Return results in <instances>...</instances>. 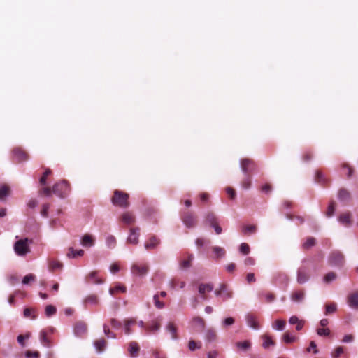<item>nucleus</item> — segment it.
I'll list each match as a JSON object with an SVG mask.
<instances>
[{"label": "nucleus", "mask_w": 358, "mask_h": 358, "mask_svg": "<svg viewBox=\"0 0 358 358\" xmlns=\"http://www.w3.org/2000/svg\"><path fill=\"white\" fill-rule=\"evenodd\" d=\"M47 331L41 330L40 332V341L46 347L51 348L52 346V343L51 341L47 336Z\"/></svg>", "instance_id": "aec40b11"}, {"label": "nucleus", "mask_w": 358, "mask_h": 358, "mask_svg": "<svg viewBox=\"0 0 358 358\" xmlns=\"http://www.w3.org/2000/svg\"><path fill=\"white\" fill-rule=\"evenodd\" d=\"M317 334L320 336H327L330 334V330L328 328H318L317 329Z\"/></svg>", "instance_id": "13d9d810"}, {"label": "nucleus", "mask_w": 358, "mask_h": 358, "mask_svg": "<svg viewBox=\"0 0 358 358\" xmlns=\"http://www.w3.org/2000/svg\"><path fill=\"white\" fill-rule=\"evenodd\" d=\"M315 181L318 183L324 184L326 182L324 175L322 172L317 171L315 173Z\"/></svg>", "instance_id": "09e8293b"}, {"label": "nucleus", "mask_w": 358, "mask_h": 358, "mask_svg": "<svg viewBox=\"0 0 358 358\" xmlns=\"http://www.w3.org/2000/svg\"><path fill=\"white\" fill-rule=\"evenodd\" d=\"M201 345H198L194 340H191L188 344V348L191 351H194L196 349L201 348Z\"/></svg>", "instance_id": "052dcab7"}, {"label": "nucleus", "mask_w": 358, "mask_h": 358, "mask_svg": "<svg viewBox=\"0 0 358 358\" xmlns=\"http://www.w3.org/2000/svg\"><path fill=\"white\" fill-rule=\"evenodd\" d=\"M338 220L339 223H341V224H343L345 226H349L351 223L350 214L348 213H343L340 215Z\"/></svg>", "instance_id": "bb28decb"}, {"label": "nucleus", "mask_w": 358, "mask_h": 358, "mask_svg": "<svg viewBox=\"0 0 358 358\" xmlns=\"http://www.w3.org/2000/svg\"><path fill=\"white\" fill-rule=\"evenodd\" d=\"M289 323L291 324H296V329L297 331H300L303 328V327L304 321L303 320H300L296 316L294 315V316L290 317Z\"/></svg>", "instance_id": "c85d7f7f"}, {"label": "nucleus", "mask_w": 358, "mask_h": 358, "mask_svg": "<svg viewBox=\"0 0 358 358\" xmlns=\"http://www.w3.org/2000/svg\"><path fill=\"white\" fill-rule=\"evenodd\" d=\"M166 330L171 334L172 338L176 339L177 338V327L173 322H169L166 325Z\"/></svg>", "instance_id": "c9c22d12"}, {"label": "nucleus", "mask_w": 358, "mask_h": 358, "mask_svg": "<svg viewBox=\"0 0 358 358\" xmlns=\"http://www.w3.org/2000/svg\"><path fill=\"white\" fill-rule=\"evenodd\" d=\"M70 192V187L66 180L56 183L52 187V192L59 198H65Z\"/></svg>", "instance_id": "20e7f679"}, {"label": "nucleus", "mask_w": 358, "mask_h": 358, "mask_svg": "<svg viewBox=\"0 0 358 358\" xmlns=\"http://www.w3.org/2000/svg\"><path fill=\"white\" fill-rule=\"evenodd\" d=\"M31 241L27 238L20 239L14 244V251L18 256H24L30 252L29 245Z\"/></svg>", "instance_id": "f03ea898"}, {"label": "nucleus", "mask_w": 358, "mask_h": 358, "mask_svg": "<svg viewBox=\"0 0 358 358\" xmlns=\"http://www.w3.org/2000/svg\"><path fill=\"white\" fill-rule=\"evenodd\" d=\"M334 211H335V203H334V202H331L328 206L327 216V217L333 216L334 214Z\"/></svg>", "instance_id": "680f3d73"}, {"label": "nucleus", "mask_w": 358, "mask_h": 358, "mask_svg": "<svg viewBox=\"0 0 358 358\" xmlns=\"http://www.w3.org/2000/svg\"><path fill=\"white\" fill-rule=\"evenodd\" d=\"M30 336V334L28 333L25 336L24 335H19L17 338V342L22 345V346H24V339L25 338H29Z\"/></svg>", "instance_id": "338daca9"}, {"label": "nucleus", "mask_w": 358, "mask_h": 358, "mask_svg": "<svg viewBox=\"0 0 358 358\" xmlns=\"http://www.w3.org/2000/svg\"><path fill=\"white\" fill-rule=\"evenodd\" d=\"M274 281L275 283L287 285L289 282V277L286 273L279 272L275 275Z\"/></svg>", "instance_id": "dca6fc26"}, {"label": "nucleus", "mask_w": 358, "mask_h": 358, "mask_svg": "<svg viewBox=\"0 0 358 358\" xmlns=\"http://www.w3.org/2000/svg\"><path fill=\"white\" fill-rule=\"evenodd\" d=\"M51 173V171L50 169H45V171L43 173V176L40 178V183L42 185H46V177L49 176Z\"/></svg>", "instance_id": "6e6d98bb"}, {"label": "nucleus", "mask_w": 358, "mask_h": 358, "mask_svg": "<svg viewBox=\"0 0 358 358\" xmlns=\"http://www.w3.org/2000/svg\"><path fill=\"white\" fill-rule=\"evenodd\" d=\"M213 252L215 255L214 259H219L224 257L226 255V251L223 248L220 246H213L212 248Z\"/></svg>", "instance_id": "b1692460"}, {"label": "nucleus", "mask_w": 358, "mask_h": 358, "mask_svg": "<svg viewBox=\"0 0 358 358\" xmlns=\"http://www.w3.org/2000/svg\"><path fill=\"white\" fill-rule=\"evenodd\" d=\"M310 275L308 273V268L305 266H301L296 272V281L299 284H305L309 280Z\"/></svg>", "instance_id": "0eeeda50"}, {"label": "nucleus", "mask_w": 358, "mask_h": 358, "mask_svg": "<svg viewBox=\"0 0 358 358\" xmlns=\"http://www.w3.org/2000/svg\"><path fill=\"white\" fill-rule=\"evenodd\" d=\"M139 231L140 229L138 227L132 228L130 229V232L129 236L127 238V241L131 244H137L138 242L139 237Z\"/></svg>", "instance_id": "f8f14e48"}, {"label": "nucleus", "mask_w": 358, "mask_h": 358, "mask_svg": "<svg viewBox=\"0 0 358 358\" xmlns=\"http://www.w3.org/2000/svg\"><path fill=\"white\" fill-rule=\"evenodd\" d=\"M263 338L264 340L263 343V347L264 348H268L270 345H274L275 343L272 341L271 338L267 335L263 336Z\"/></svg>", "instance_id": "a18cd8bd"}, {"label": "nucleus", "mask_w": 358, "mask_h": 358, "mask_svg": "<svg viewBox=\"0 0 358 358\" xmlns=\"http://www.w3.org/2000/svg\"><path fill=\"white\" fill-rule=\"evenodd\" d=\"M215 295L221 298L222 300H227L232 298L233 292L229 287L226 284H220L215 290Z\"/></svg>", "instance_id": "39448f33"}, {"label": "nucleus", "mask_w": 358, "mask_h": 358, "mask_svg": "<svg viewBox=\"0 0 358 358\" xmlns=\"http://www.w3.org/2000/svg\"><path fill=\"white\" fill-rule=\"evenodd\" d=\"M262 297L264 298L266 301L268 302V303H271L272 301H273L275 297H274V295L271 293H262Z\"/></svg>", "instance_id": "bf43d9fd"}, {"label": "nucleus", "mask_w": 358, "mask_h": 358, "mask_svg": "<svg viewBox=\"0 0 358 358\" xmlns=\"http://www.w3.org/2000/svg\"><path fill=\"white\" fill-rule=\"evenodd\" d=\"M85 306H95L99 304L98 296L95 294H90L86 296L83 300Z\"/></svg>", "instance_id": "2eb2a0df"}, {"label": "nucleus", "mask_w": 358, "mask_h": 358, "mask_svg": "<svg viewBox=\"0 0 358 358\" xmlns=\"http://www.w3.org/2000/svg\"><path fill=\"white\" fill-rule=\"evenodd\" d=\"M87 326L86 323L82 321L77 322L73 325V333L76 336L80 337L86 334Z\"/></svg>", "instance_id": "1a4fd4ad"}, {"label": "nucleus", "mask_w": 358, "mask_h": 358, "mask_svg": "<svg viewBox=\"0 0 358 358\" xmlns=\"http://www.w3.org/2000/svg\"><path fill=\"white\" fill-rule=\"evenodd\" d=\"M125 291L126 288L124 286L117 285L114 288H110L109 293L111 296H113L115 292H124Z\"/></svg>", "instance_id": "8fccbe9b"}, {"label": "nucleus", "mask_w": 358, "mask_h": 358, "mask_svg": "<svg viewBox=\"0 0 358 358\" xmlns=\"http://www.w3.org/2000/svg\"><path fill=\"white\" fill-rule=\"evenodd\" d=\"M213 285L210 283L201 284L199 286L198 291L200 294H203L206 292H210L213 291Z\"/></svg>", "instance_id": "7c9ffc66"}, {"label": "nucleus", "mask_w": 358, "mask_h": 358, "mask_svg": "<svg viewBox=\"0 0 358 358\" xmlns=\"http://www.w3.org/2000/svg\"><path fill=\"white\" fill-rule=\"evenodd\" d=\"M305 295L304 290H296L292 293L290 299L294 303H301L305 299Z\"/></svg>", "instance_id": "4468645a"}, {"label": "nucleus", "mask_w": 358, "mask_h": 358, "mask_svg": "<svg viewBox=\"0 0 358 358\" xmlns=\"http://www.w3.org/2000/svg\"><path fill=\"white\" fill-rule=\"evenodd\" d=\"M336 278V275L334 272H329L324 277V281L326 283H330Z\"/></svg>", "instance_id": "de8ad7c7"}, {"label": "nucleus", "mask_w": 358, "mask_h": 358, "mask_svg": "<svg viewBox=\"0 0 358 358\" xmlns=\"http://www.w3.org/2000/svg\"><path fill=\"white\" fill-rule=\"evenodd\" d=\"M205 326L204 320L199 317H194L192 320V327L195 331L201 332L203 330Z\"/></svg>", "instance_id": "ddd939ff"}, {"label": "nucleus", "mask_w": 358, "mask_h": 358, "mask_svg": "<svg viewBox=\"0 0 358 358\" xmlns=\"http://www.w3.org/2000/svg\"><path fill=\"white\" fill-rule=\"evenodd\" d=\"M206 222H208L210 226H213L217 223V218L214 213H208L206 216Z\"/></svg>", "instance_id": "e433bc0d"}, {"label": "nucleus", "mask_w": 358, "mask_h": 358, "mask_svg": "<svg viewBox=\"0 0 358 358\" xmlns=\"http://www.w3.org/2000/svg\"><path fill=\"white\" fill-rule=\"evenodd\" d=\"M343 348L341 346L337 347L335 350L331 353L332 358H338L341 354L343 353Z\"/></svg>", "instance_id": "864d4df0"}, {"label": "nucleus", "mask_w": 358, "mask_h": 358, "mask_svg": "<svg viewBox=\"0 0 358 358\" xmlns=\"http://www.w3.org/2000/svg\"><path fill=\"white\" fill-rule=\"evenodd\" d=\"M25 356L27 358H38L40 356V354L38 352H31V351H27L25 353Z\"/></svg>", "instance_id": "69168bd1"}, {"label": "nucleus", "mask_w": 358, "mask_h": 358, "mask_svg": "<svg viewBox=\"0 0 358 358\" xmlns=\"http://www.w3.org/2000/svg\"><path fill=\"white\" fill-rule=\"evenodd\" d=\"M153 300H154L155 305L157 308L162 309L164 308V302L159 301V295H157V294L155 295L153 297Z\"/></svg>", "instance_id": "4d7b16f0"}, {"label": "nucleus", "mask_w": 358, "mask_h": 358, "mask_svg": "<svg viewBox=\"0 0 358 358\" xmlns=\"http://www.w3.org/2000/svg\"><path fill=\"white\" fill-rule=\"evenodd\" d=\"M129 194L120 190H115L114 196L111 199L113 205L119 206L122 208H127L129 206Z\"/></svg>", "instance_id": "f257e3e1"}, {"label": "nucleus", "mask_w": 358, "mask_h": 358, "mask_svg": "<svg viewBox=\"0 0 358 358\" xmlns=\"http://www.w3.org/2000/svg\"><path fill=\"white\" fill-rule=\"evenodd\" d=\"M159 244V240L155 236L150 238L149 241L145 243L144 246L145 249L150 250L155 248Z\"/></svg>", "instance_id": "a878e982"}, {"label": "nucleus", "mask_w": 358, "mask_h": 358, "mask_svg": "<svg viewBox=\"0 0 358 358\" xmlns=\"http://www.w3.org/2000/svg\"><path fill=\"white\" fill-rule=\"evenodd\" d=\"M13 152L15 159L18 162L26 161L28 159L27 154L18 148H15Z\"/></svg>", "instance_id": "a211bd4d"}, {"label": "nucleus", "mask_w": 358, "mask_h": 358, "mask_svg": "<svg viewBox=\"0 0 358 358\" xmlns=\"http://www.w3.org/2000/svg\"><path fill=\"white\" fill-rule=\"evenodd\" d=\"M182 220L185 227L188 228L194 227L196 222L195 216L190 213H185Z\"/></svg>", "instance_id": "9d476101"}, {"label": "nucleus", "mask_w": 358, "mask_h": 358, "mask_svg": "<svg viewBox=\"0 0 358 358\" xmlns=\"http://www.w3.org/2000/svg\"><path fill=\"white\" fill-rule=\"evenodd\" d=\"M146 328L150 331H157L160 328V323L157 321L152 322L151 324H148Z\"/></svg>", "instance_id": "49530a36"}, {"label": "nucleus", "mask_w": 358, "mask_h": 358, "mask_svg": "<svg viewBox=\"0 0 358 358\" xmlns=\"http://www.w3.org/2000/svg\"><path fill=\"white\" fill-rule=\"evenodd\" d=\"M194 259V255L190 254L188 255L187 259L182 260L180 262L179 267L180 269L185 270L191 267L192 262Z\"/></svg>", "instance_id": "5701e85b"}, {"label": "nucleus", "mask_w": 358, "mask_h": 358, "mask_svg": "<svg viewBox=\"0 0 358 358\" xmlns=\"http://www.w3.org/2000/svg\"><path fill=\"white\" fill-rule=\"evenodd\" d=\"M239 251L243 255H248L250 252V247L245 243H242L239 247Z\"/></svg>", "instance_id": "603ef678"}, {"label": "nucleus", "mask_w": 358, "mask_h": 358, "mask_svg": "<svg viewBox=\"0 0 358 358\" xmlns=\"http://www.w3.org/2000/svg\"><path fill=\"white\" fill-rule=\"evenodd\" d=\"M315 243V238L313 237L307 238L306 241L303 243V249H309L313 247Z\"/></svg>", "instance_id": "ea45409f"}, {"label": "nucleus", "mask_w": 358, "mask_h": 358, "mask_svg": "<svg viewBox=\"0 0 358 358\" xmlns=\"http://www.w3.org/2000/svg\"><path fill=\"white\" fill-rule=\"evenodd\" d=\"M338 199L341 202H348L350 201V194L345 189H341L338 192Z\"/></svg>", "instance_id": "393cba45"}, {"label": "nucleus", "mask_w": 358, "mask_h": 358, "mask_svg": "<svg viewBox=\"0 0 358 358\" xmlns=\"http://www.w3.org/2000/svg\"><path fill=\"white\" fill-rule=\"evenodd\" d=\"M251 180H252V178H251V176H250V174L244 175V178L243 179V180L241 181V183L242 188H243L245 189H250L251 187V185H252Z\"/></svg>", "instance_id": "473e14b6"}, {"label": "nucleus", "mask_w": 358, "mask_h": 358, "mask_svg": "<svg viewBox=\"0 0 358 358\" xmlns=\"http://www.w3.org/2000/svg\"><path fill=\"white\" fill-rule=\"evenodd\" d=\"M348 303L352 308L358 309V293H354L348 297Z\"/></svg>", "instance_id": "4be33fe9"}, {"label": "nucleus", "mask_w": 358, "mask_h": 358, "mask_svg": "<svg viewBox=\"0 0 358 358\" xmlns=\"http://www.w3.org/2000/svg\"><path fill=\"white\" fill-rule=\"evenodd\" d=\"M148 271L149 266L147 264H134L131 266V273L135 277L143 278L148 274Z\"/></svg>", "instance_id": "423d86ee"}, {"label": "nucleus", "mask_w": 358, "mask_h": 358, "mask_svg": "<svg viewBox=\"0 0 358 358\" xmlns=\"http://www.w3.org/2000/svg\"><path fill=\"white\" fill-rule=\"evenodd\" d=\"M327 262L331 266L341 267L345 263V257L342 252L335 250L329 254Z\"/></svg>", "instance_id": "7ed1b4c3"}, {"label": "nucleus", "mask_w": 358, "mask_h": 358, "mask_svg": "<svg viewBox=\"0 0 358 358\" xmlns=\"http://www.w3.org/2000/svg\"><path fill=\"white\" fill-rule=\"evenodd\" d=\"M121 220H122V222H124V224H130L134 222L135 217L132 214L127 212V213H124L122 215Z\"/></svg>", "instance_id": "c756f323"}, {"label": "nucleus", "mask_w": 358, "mask_h": 358, "mask_svg": "<svg viewBox=\"0 0 358 358\" xmlns=\"http://www.w3.org/2000/svg\"><path fill=\"white\" fill-rule=\"evenodd\" d=\"M337 310V305L335 303H331L326 306V312L325 313H332Z\"/></svg>", "instance_id": "3c124183"}, {"label": "nucleus", "mask_w": 358, "mask_h": 358, "mask_svg": "<svg viewBox=\"0 0 358 358\" xmlns=\"http://www.w3.org/2000/svg\"><path fill=\"white\" fill-rule=\"evenodd\" d=\"M294 336H290L288 333H285L283 336V340L286 343H292L296 341Z\"/></svg>", "instance_id": "5fc2aeb1"}, {"label": "nucleus", "mask_w": 358, "mask_h": 358, "mask_svg": "<svg viewBox=\"0 0 358 358\" xmlns=\"http://www.w3.org/2000/svg\"><path fill=\"white\" fill-rule=\"evenodd\" d=\"M36 280V276L34 274H28L25 275L22 281V283L24 285H29L30 282H34Z\"/></svg>", "instance_id": "a19ab883"}, {"label": "nucleus", "mask_w": 358, "mask_h": 358, "mask_svg": "<svg viewBox=\"0 0 358 358\" xmlns=\"http://www.w3.org/2000/svg\"><path fill=\"white\" fill-rule=\"evenodd\" d=\"M248 324L252 329H258L259 324L257 320L256 317L254 315H248L246 317Z\"/></svg>", "instance_id": "412c9836"}, {"label": "nucleus", "mask_w": 358, "mask_h": 358, "mask_svg": "<svg viewBox=\"0 0 358 358\" xmlns=\"http://www.w3.org/2000/svg\"><path fill=\"white\" fill-rule=\"evenodd\" d=\"M103 331L108 338H115L116 337L115 334L110 331L109 327L106 324L103 325Z\"/></svg>", "instance_id": "e2e57ef3"}, {"label": "nucleus", "mask_w": 358, "mask_h": 358, "mask_svg": "<svg viewBox=\"0 0 358 358\" xmlns=\"http://www.w3.org/2000/svg\"><path fill=\"white\" fill-rule=\"evenodd\" d=\"M216 338H217V334H216V332L215 330L210 329L206 331V339L208 342H213V341H215Z\"/></svg>", "instance_id": "58836bf2"}, {"label": "nucleus", "mask_w": 358, "mask_h": 358, "mask_svg": "<svg viewBox=\"0 0 358 358\" xmlns=\"http://www.w3.org/2000/svg\"><path fill=\"white\" fill-rule=\"evenodd\" d=\"M240 166L243 175H246L255 169V165L253 160L246 158L241 160Z\"/></svg>", "instance_id": "6e6552de"}, {"label": "nucleus", "mask_w": 358, "mask_h": 358, "mask_svg": "<svg viewBox=\"0 0 358 358\" xmlns=\"http://www.w3.org/2000/svg\"><path fill=\"white\" fill-rule=\"evenodd\" d=\"M84 255L83 250H75L73 248L71 247L69 248V252L67 253V257L69 258H76L77 257H81Z\"/></svg>", "instance_id": "cd10ccee"}, {"label": "nucleus", "mask_w": 358, "mask_h": 358, "mask_svg": "<svg viewBox=\"0 0 358 358\" xmlns=\"http://www.w3.org/2000/svg\"><path fill=\"white\" fill-rule=\"evenodd\" d=\"M10 189L6 185H0V201H3L9 195Z\"/></svg>", "instance_id": "72a5a7b5"}, {"label": "nucleus", "mask_w": 358, "mask_h": 358, "mask_svg": "<svg viewBox=\"0 0 358 358\" xmlns=\"http://www.w3.org/2000/svg\"><path fill=\"white\" fill-rule=\"evenodd\" d=\"M95 243L94 238L90 234H85L80 240V244L84 248H91Z\"/></svg>", "instance_id": "9b49d317"}, {"label": "nucleus", "mask_w": 358, "mask_h": 358, "mask_svg": "<svg viewBox=\"0 0 358 358\" xmlns=\"http://www.w3.org/2000/svg\"><path fill=\"white\" fill-rule=\"evenodd\" d=\"M116 238L113 235H108L106 238V245L108 248L113 249L116 246Z\"/></svg>", "instance_id": "2f4dec72"}, {"label": "nucleus", "mask_w": 358, "mask_h": 358, "mask_svg": "<svg viewBox=\"0 0 358 358\" xmlns=\"http://www.w3.org/2000/svg\"><path fill=\"white\" fill-rule=\"evenodd\" d=\"M106 341L104 339H99L94 341V345L99 352H103L106 346Z\"/></svg>", "instance_id": "f704fd0d"}, {"label": "nucleus", "mask_w": 358, "mask_h": 358, "mask_svg": "<svg viewBox=\"0 0 358 358\" xmlns=\"http://www.w3.org/2000/svg\"><path fill=\"white\" fill-rule=\"evenodd\" d=\"M62 268V264L58 261L50 259L49 261V269L50 271L59 270Z\"/></svg>", "instance_id": "4c0bfd02"}, {"label": "nucleus", "mask_w": 358, "mask_h": 358, "mask_svg": "<svg viewBox=\"0 0 358 358\" xmlns=\"http://www.w3.org/2000/svg\"><path fill=\"white\" fill-rule=\"evenodd\" d=\"M237 348L246 351L250 348V343L248 341H245L243 342H237L236 343Z\"/></svg>", "instance_id": "37998d69"}, {"label": "nucleus", "mask_w": 358, "mask_h": 358, "mask_svg": "<svg viewBox=\"0 0 358 358\" xmlns=\"http://www.w3.org/2000/svg\"><path fill=\"white\" fill-rule=\"evenodd\" d=\"M49 208H50V205L48 203L43 204L42 209L41 211V214L43 217H48Z\"/></svg>", "instance_id": "0e129e2a"}, {"label": "nucleus", "mask_w": 358, "mask_h": 358, "mask_svg": "<svg viewBox=\"0 0 358 358\" xmlns=\"http://www.w3.org/2000/svg\"><path fill=\"white\" fill-rule=\"evenodd\" d=\"M128 351L131 357H136L138 355L140 347L136 342L131 341L129 344Z\"/></svg>", "instance_id": "f3484780"}, {"label": "nucleus", "mask_w": 358, "mask_h": 358, "mask_svg": "<svg viewBox=\"0 0 358 358\" xmlns=\"http://www.w3.org/2000/svg\"><path fill=\"white\" fill-rule=\"evenodd\" d=\"M244 234H255L257 231V227L253 224L246 225L243 227Z\"/></svg>", "instance_id": "c03bdc74"}, {"label": "nucleus", "mask_w": 358, "mask_h": 358, "mask_svg": "<svg viewBox=\"0 0 358 358\" xmlns=\"http://www.w3.org/2000/svg\"><path fill=\"white\" fill-rule=\"evenodd\" d=\"M311 349H313V352L315 354H317L319 352L318 350L317 349V345H316L315 342L313 341H310V346L306 349V351L308 352H310Z\"/></svg>", "instance_id": "774afa93"}, {"label": "nucleus", "mask_w": 358, "mask_h": 358, "mask_svg": "<svg viewBox=\"0 0 358 358\" xmlns=\"http://www.w3.org/2000/svg\"><path fill=\"white\" fill-rule=\"evenodd\" d=\"M286 324L285 320H277L274 324L273 328L276 329L277 330L282 331L284 329Z\"/></svg>", "instance_id": "79ce46f5"}, {"label": "nucleus", "mask_w": 358, "mask_h": 358, "mask_svg": "<svg viewBox=\"0 0 358 358\" xmlns=\"http://www.w3.org/2000/svg\"><path fill=\"white\" fill-rule=\"evenodd\" d=\"M87 280L89 282L94 285H101L103 283V280L98 276L97 271L91 272L87 276Z\"/></svg>", "instance_id": "6ab92c4d"}]
</instances>
